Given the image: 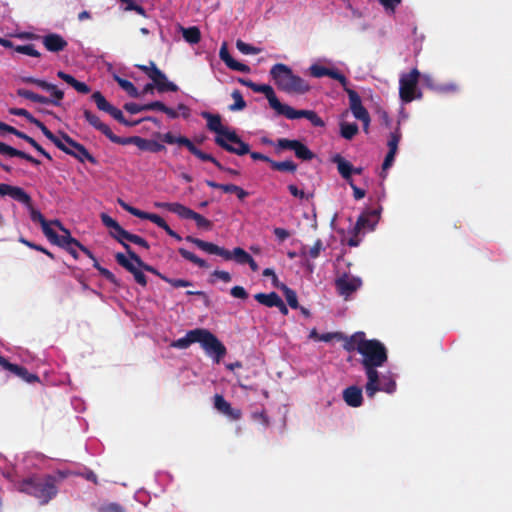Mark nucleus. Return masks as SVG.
Listing matches in <instances>:
<instances>
[{
    "label": "nucleus",
    "instance_id": "57",
    "mask_svg": "<svg viewBox=\"0 0 512 512\" xmlns=\"http://www.w3.org/2000/svg\"><path fill=\"white\" fill-rule=\"evenodd\" d=\"M24 205L27 206L28 208H30V217L33 222H38V223H40V225H42V223L47 221L40 211L33 208L31 198H30V204H28V205L24 204Z\"/></svg>",
    "mask_w": 512,
    "mask_h": 512
},
{
    "label": "nucleus",
    "instance_id": "5",
    "mask_svg": "<svg viewBox=\"0 0 512 512\" xmlns=\"http://www.w3.org/2000/svg\"><path fill=\"white\" fill-rule=\"evenodd\" d=\"M186 241L195 244L199 249L209 253L223 257L225 260L234 259L239 264H246L250 259L251 255L246 252L243 248L236 247L233 251H229L223 247H220L214 243L207 242L193 236H187Z\"/></svg>",
    "mask_w": 512,
    "mask_h": 512
},
{
    "label": "nucleus",
    "instance_id": "34",
    "mask_svg": "<svg viewBox=\"0 0 512 512\" xmlns=\"http://www.w3.org/2000/svg\"><path fill=\"white\" fill-rule=\"evenodd\" d=\"M128 256L129 258L135 262V264L142 270L150 272L156 276H158L161 279V276H165L164 274L160 273L156 268L153 266L145 263L139 255H137L133 250H128Z\"/></svg>",
    "mask_w": 512,
    "mask_h": 512
},
{
    "label": "nucleus",
    "instance_id": "18",
    "mask_svg": "<svg viewBox=\"0 0 512 512\" xmlns=\"http://www.w3.org/2000/svg\"><path fill=\"white\" fill-rule=\"evenodd\" d=\"M151 72L152 75H150V79L152 80L159 93L178 91V86L169 81L165 73L162 72L159 68L153 69Z\"/></svg>",
    "mask_w": 512,
    "mask_h": 512
},
{
    "label": "nucleus",
    "instance_id": "17",
    "mask_svg": "<svg viewBox=\"0 0 512 512\" xmlns=\"http://www.w3.org/2000/svg\"><path fill=\"white\" fill-rule=\"evenodd\" d=\"M91 99L94 101L100 111L108 113L118 122L124 121V115L122 111L110 104L100 91H95L92 93Z\"/></svg>",
    "mask_w": 512,
    "mask_h": 512
},
{
    "label": "nucleus",
    "instance_id": "47",
    "mask_svg": "<svg viewBox=\"0 0 512 512\" xmlns=\"http://www.w3.org/2000/svg\"><path fill=\"white\" fill-rule=\"evenodd\" d=\"M299 140L296 139H288V138H279L275 144L276 152H280L282 150H291L293 151L297 142Z\"/></svg>",
    "mask_w": 512,
    "mask_h": 512
},
{
    "label": "nucleus",
    "instance_id": "36",
    "mask_svg": "<svg viewBox=\"0 0 512 512\" xmlns=\"http://www.w3.org/2000/svg\"><path fill=\"white\" fill-rule=\"evenodd\" d=\"M270 167L274 171L294 173L297 170V164L292 160L270 161Z\"/></svg>",
    "mask_w": 512,
    "mask_h": 512
},
{
    "label": "nucleus",
    "instance_id": "30",
    "mask_svg": "<svg viewBox=\"0 0 512 512\" xmlns=\"http://www.w3.org/2000/svg\"><path fill=\"white\" fill-rule=\"evenodd\" d=\"M6 370L12 372L13 374L19 376L23 380H25L28 383H34L36 381H39V377L36 374L30 373L25 367L9 363Z\"/></svg>",
    "mask_w": 512,
    "mask_h": 512
},
{
    "label": "nucleus",
    "instance_id": "32",
    "mask_svg": "<svg viewBox=\"0 0 512 512\" xmlns=\"http://www.w3.org/2000/svg\"><path fill=\"white\" fill-rule=\"evenodd\" d=\"M254 299L267 307H275L278 303H281V298L276 292H271L269 294L265 293H257L254 295Z\"/></svg>",
    "mask_w": 512,
    "mask_h": 512
},
{
    "label": "nucleus",
    "instance_id": "58",
    "mask_svg": "<svg viewBox=\"0 0 512 512\" xmlns=\"http://www.w3.org/2000/svg\"><path fill=\"white\" fill-rule=\"evenodd\" d=\"M289 192L291 193V195H293L294 197L296 198H299V199H309L310 197L313 196V194H306L302 189H299L296 185L294 184H289L287 186Z\"/></svg>",
    "mask_w": 512,
    "mask_h": 512
},
{
    "label": "nucleus",
    "instance_id": "12",
    "mask_svg": "<svg viewBox=\"0 0 512 512\" xmlns=\"http://www.w3.org/2000/svg\"><path fill=\"white\" fill-rule=\"evenodd\" d=\"M117 144H119V145L133 144V145L137 146L142 151H149V152H153V153H158V152L166 149L163 144H161L155 140L142 138L140 136L120 137Z\"/></svg>",
    "mask_w": 512,
    "mask_h": 512
},
{
    "label": "nucleus",
    "instance_id": "13",
    "mask_svg": "<svg viewBox=\"0 0 512 512\" xmlns=\"http://www.w3.org/2000/svg\"><path fill=\"white\" fill-rule=\"evenodd\" d=\"M242 85L247 86L251 90L257 93H263L267 98L269 105L272 109L276 110L278 107H281V102L277 98L274 89L268 84H257L252 82L251 80H245L240 78L238 80Z\"/></svg>",
    "mask_w": 512,
    "mask_h": 512
},
{
    "label": "nucleus",
    "instance_id": "27",
    "mask_svg": "<svg viewBox=\"0 0 512 512\" xmlns=\"http://www.w3.org/2000/svg\"><path fill=\"white\" fill-rule=\"evenodd\" d=\"M200 332L201 328L189 330L184 337L172 341L170 346L177 349H187L191 344L199 342Z\"/></svg>",
    "mask_w": 512,
    "mask_h": 512
},
{
    "label": "nucleus",
    "instance_id": "8",
    "mask_svg": "<svg viewBox=\"0 0 512 512\" xmlns=\"http://www.w3.org/2000/svg\"><path fill=\"white\" fill-rule=\"evenodd\" d=\"M199 342L207 355L214 358L216 363L226 355L227 349L224 344L209 330L201 328Z\"/></svg>",
    "mask_w": 512,
    "mask_h": 512
},
{
    "label": "nucleus",
    "instance_id": "54",
    "mask_svg": "<svg viewBox=\"0 0 512 512\" xmlns=\"http://www.w3.org/2000/svg\"><path fill=\"white\" fill-rule=\"evenodd\" d=\"M329 68L319 65V64H313L309 67V73L311 76L315 78H321L328 76Z\"/></svg>",
    "mask_w": 512,
    "mask_h": 512
},
{
    "label": "nucleus",
    "instance_id": "41",
    "mask_svg": "<svg viewBox=\"0 0 512 512\" xmlns=\"http://www.w3.org/2000/svg\"><path fill=\"white\" fill-rule=\"evenodd\" d=\"M93 260V267L98 270V272L110 283H112L115 286H119V281L116 278V276L107 268L102 267L98 260L94 257Z\"/></svg>",
    "mask_w": 512,
    "mask_h": 512
},
{
    "label": "nucleus",
    "instance_id": "2",
    "mask_svg": "<svg viewBox=\"0 0 512 512\" xmlns=\"http://www.w3.org/2000/svg\"><path fill=\"white\" fill-rule=\"evenodd\" d=\"M270 76L279 90L289 94H305L311 88L306 80L295 75L292 69L283 63L273 65Z\"/></svg>",
    "mask_w": 512,
    "mask_h": 512
},
{
    "label": "nucleus",
    "instance_id": "63",
    "mask_svg": "<svg viewBox=\"0 0 512 512\" xmlns=\"http://www.w3.org/2000/svg\"><path fill=\"white\" fill-rule=\"evenodd\" d=\"M230 294L234 298H238V299H242V300H246L248 298V293L244 289V287H242V286H234V287H232L231 290H230Z\"/></svg>",
    "mask_w": 512,
    "mask_h": 512
},
{
    "label": "nucleus",
    "instance_id": "45",
    "mask_svg": "<svg viewBox=\"0 0 512 512\" xmlns=\"http://www.w3.org/2000/svg\"><path fill=\"white\" fill-rule=\"evenodd\" d=\"M234 103L229 106L230 111H239L243 110L246 107V102L239 90H234L231 94Z\"/></svg>",
    "mask_w": 512,
    "mask_h": 512
},
{
    "label": "nucleus",
    "instance_id": "3",
    "mask_svg": "<svg viewBox=\"0 0 512 512\" xmlns=\"http://www.w3.org/2000/svg\"><path fill=\"white\" fill-rule=\"evenodd\" d=\"M56 478L52 475L34 476L19 483V491L35 497L40 504H47L58 492Z\"/></svg>",
    "mask_w": 512,
    "mask_h": 512
},
{
    "label": "nucleus",
    "instance_id": "51",
    "mask_svg": "<svg viewBox=\"0 0 512 512\" xmlns=\"http://www.w3.org/2000/svg\"><path fill=\"white\" fill-rule=\"evenodd\" d=\"M192 220H194L196 222V225L199 229H204V230H211L212 227H213V224L210 220L206 219L204 216H202L201 214L197 213V212H194V215L192 216Z\"/></svg>",
    "mask_w": 512,
    "mask_h": 512
},
{
    "label": "nucleus",
    "instance_id": "50",
    "mask_svg": "<svg viewBox=\"0 0 512 512\" xmlns=\"http://www.w3.org/2000/svg\"><path fill=\"white\" fill-rule=\"evenodd\" d=\"M400 139H401V132H400L399 128H397L394 132H392L390 134V137H389V140L387 143L390 152L397 153L398 144L400 142Z\"/></svg>",
    "mask_w": 512,
    "mask_h": 512
},
{
    "label": "nucleus",
    "instance_id": "22",
    "mask_svg": "<svg viewBox=\"0 0 512 512\" xmlns=\"http://www.w3.org/2000/svg\"><path fill=\"white\" fill-rule=\"evenodd\" d=\"M42 43L48 51L53 53L63 51L68 45L67 41L57 33H49L43 36Z\"/></svg>",
    "mask_w": 512,
    "mask_h": 512
},
{
    "label": "nucleus",
    "instance_id": "11",
    "mask_svg": "<svg viewBox=\"0 0 512 512\" xmlns=\"http://www.w3.org/2000/svg\"><path fill=\"white\" fill-rule=\"evenodd\" d=\"M49 140L61 151L64 153L73 156L80 162L88 161L91 164L96 165L97 159L82 145L78 144L74 149H70L67 147V145L64 144V142L59 139L57 136L53 134L52 138H49Z\"/></svg>",
    "mask_w": 512,
    "mask_h": 512
},
{
    "label": "nucleus",
    "instance_id": "56",
    "mask_svg": "<svg viewBox=\"0 0 512 512\" xmlns=\"http://www.w3.org/2000/svg\"><path fill=\"white\" fill-rule=\"evenodd\" d=\"M327 77L337 80L343 86L344 89L347 88L348 80L346 76L342 74L339 70L329 68Z\"/></svg>",
    "mask_w": 512,
    "mask_h": 512
},
{
    "label": "nucleus",
    "instance_id": "14",
    "mask_svg": "<svg viewBox=\"0 0 512 512\" xmlns=\"http://www.w3.org/2000/svg\"><path fill=\"white\" fill-rule=\"evenodd\" d=\"M362 285V281L358 277L348 276L344 274L335 281L336 289L339 295L348 299L354 292H356Z\"/></svg>",
    "mask_w": 512,
    "mask_h": 512
},
{
    "label": "nucleus",
    "instance_id": "37",
    "mask_svg": "<svg viewBox=\"0 0 512 512\" xmlns=\"http://www.w3.org/2000/svg\"><path fill=\"white\" fill-rule=\"evenodd\" d=\"M184 40L190 44H197L201 40L200 29L196 26L181 28Z\"/></svg>",
    "mask_w": 512,
    "mask_h": 512
},
{
    "label": "nucleus",
    "instance_id": "33",
    "mask_svg": "<svg viewBox=\"0 0 512 512\" xmlns=\"http://www.w3.org/2000/svg\"><path fill=\"white\" fill-rule=\"evenodd\" d=\"M380 215V209H373L364 211L358 218H364V228L368 230H374L378 223Z\"/></svg>",
    "mask_w": 512,
    "mask_h": 512
},
{
    "label": "nucleus",
    "instance_id": "42",
    "mask_svg": "<svg viewBox=\"0 0 512 512\" xmlns=\"http://www.w3.org/2000/svg\"><path fill=\"white\" fill-rule=\"evenodd\" d=\"M117 83L118 85L130 96V97H133V98H138L140 97V92L138 91V89L135 87V85L129 81V80H126V79H123V78H119L117 77Z\"/></svg>",
    "mask_w": 512,
    "mask_h": 512
},
{
    "label": "nucleus",
    "instance_id": "25",
    "mask_svg": "<svg viewBox=\"0 0 512 512\" xmlns=\"http://www.w3.org/2000/svg\"><path fill=\"white\" fill-rule=\"evenodd\" d=\"M343 400L350 407H360L363 403L362 389L355 385L347 387L343 390Z\"/></svg>",
    "mask_w": 512,
    "mask_h": 512
},
{
    "label": "nucleus",
    "instance_id": "38",
    "mask_svg": "<svg viewBox=\"0 0 512 512\" xmlns=\"http://www.w3.org/2000/svg\"><path fill=\"white\" fill-rule=\"evenodd\" d=\"M293 152L295 153V156L302 161H310L315 157V154L308 148V146L300 140L297 142Z\"/></svg>",
    "mask_w": 512,
    "mask_h": 512
},
{
    "label": "nucleus",
    "instance_id": "19",
    "mask_svg": "<svg viewBox=\"0 0 512 512\" xmlns=\"http://www.w3.org/2000/svg\"><path fill=\"white\" fill-rule=\"evenodd\" d=\"M0 195L10 196L22 204H30V195L21 187L0 183Z\"/></svg>",
    "mask_w": 512,
    "mask_h": 512
},
{
    "label": "nucleus",
    "instance_id": "21",
    "mask_svg": "<svg viewBox=\"0 0 512 512\" xmlns=\"http://www.w3.org/2000/svg\"><path fill=\"white\" fill-rule=\"evenodd\" d=\"M214 407L231 420H239L241 418V410L232 408L231 404L222 395L216 394L214 396Z\"/></svg>",
    "mask_w": 512,
    "mask_h": 512
},
{
    "label": "nucleus",
    "instance_id": "10",
    "mask_svg": "<svg viewBox=\"0 0 512 512\" xmlns=\"http://www.w3.org/2000/svg\"><path fill=\"white\" fill-rule=\"evenodd\" d=\"M349 98L350 109L353 116L363 123V129L367 133L370 124V115L367 109L362 105L359 94L350 88H345Z\"/></svg>",
    "mask_w": 512,
    "mask_h": 512
},
{
    "label": "nucleus",
    "instance_id": "61",
    "mask_svg": "<svg viewBox=\"0 0 512 512\" xmlns=\"http://www.w3.org/2000/svg\"><path fill=\"white\" fill-rule=\"evenodd\" d=\"M305 118L309 120L315 127L324 126V121L318 116V114L315 111L308 110L307 116H305Z\"/></svg>",
    "mask_w": 512,
    "mask_h": 512
},
{
    "label": "nucleus",
    "instance_id": "24",
    "mask_svg": "<svg viewBox=\"0 0 512 512\" xmlns=\"http://www.w3.org/2000/svg\"><path fill=\"white\" fill-rule=\"evenodd\" d=\"M9 113L11 115L15 116H22L27 119L31 124H34L36 127H38L42 133L45 135V137L52 138L53 133L42 123L40 120L35 118L30 112H28L26 109L23 108H10Z\"/></svg>",
    "mask_w": 512,
    "mask_h": 512
},
{
    "label": "nucleus",
    "instance_id": "31",
    "mask_svg": "<svg viewBox=\"0 0 512 512\" xmlns=\"http://www.w3.org/2000/svg\"><path fill=\"white\" fill-rule=\"evenodd\" d=\"M275 111L278 115H283L291 120L305 118L308 112V110H296L293 107L283 103H281V107H278Z\"/></svg>",
    "mask_w": 512,
    "mask_h": 512
},
{
    "label": "nucleus",
    "instance_id": "4",
    "mask_svg": "<svg viewBox=\"0 0 512 512\" xmlns=\"http://www.w3.org/2000/svg\"><path fill=\"white\" fill-rule=\"evenodd\" d=\"M160 137H161V140L167 144H170V145L177 144V145L186 147L188 149V151L191 154H193L194 156H196L198 159H200L201 161H207V162L213 163L220 171H224L232 176L240 175V172L238 170H235V169H232L229 167H225L214 156L198 149L195 146V144L189 138H187L185 136H182V135L175 136L171 132H167L163 135H160Z\"/></svg>",
    "mask_w": 512,
    "mask_h": 512
},
{
    "label": "nucleus",
    "instance_id": "26",
    "mask_svg": "<svg viewBox=\"0 0 512 512\" xmlns=\"http://www.w3.org/2000/svg\"><path fill=\"white\" fill-rule=\"evenodd\" d=\"M366 335L362 331L355 332L351 336H345L343 334V337L339 340H343V349L347 352L357 351L359 353V347L362 345V343L365 341Z\"/></svg>",
    "mask_w": 512,
    "mask_h": 512
},
{
    "label": "nucleus",
    "instance_id": "9",
    "mask_svg": "<svg viewBox=\"0 0 512 512\" xmlns=\"http://www.w3.org/2000/svg\"><path fill=\"white\" fill-rule=\"evenodd\" d=\"M215 143L227 152L242 156L250 152L248 143L242 141L235 131L226 133V137H215Z\"/></svg>",
    "mask_w": 512,
    "mask_h": 512
},
{
    "label": "nucleus",
    "instance_id": "28",
    "mask_svg": "<svg viewBox=\"0 0 512 512\" xmlns=\"http://www.w3.org/2000/svg\"><path fill=\"white\" fill-rule=\"evenodd\" d=\"M332 162L337 165V169L339 174L344 178L348 183L349 181H353L352 179V164L347 161L340 154H336L332 158Z\"/></svg>",
    "mask_w": 512,
    "mask_h": 512
},
{
    "label": "nucleus",
    "instance_id": "64",
    "mask_svg": "<svg viewBox=\"0 0 512 512\" xmlns=\"http://www.w3.org/2000/svg\"><path fill=\"white\" fill-rule=\"evenodd\" d=\"M18 151V149L13 148L6 143L0 142V154L16 157L18 155Z\"/></svg>",
    "mask_w": 512,
    "mask_h": 512
},
{
    "label": "nucleus",
    "instance_id": "15",
    "mask_svg": "<svg viewBox=\"0 0 512 512\" xmlns=\"http://www.w3.org/2000/svg\"><path fill=\"white\" fill-rule=\"evenodd\" d=\"M115 260L116 262L126 269L128 272H130L133 276L135 281L145 287L147 285V278L145 274L141 271V269L133 262L129 256L127 257L125 254L118 252L115 254Z\"/></svg>",
    "mask_w": 512,
    "mask_h": 512
},
{
    "label": "nucleus",
    "instance_id": "52",
    "mask_svg": "<svg viewBox=\"0 0 512 512\" xmlns=\"http://www.w3.org/2000/svg\"><path fill=\"white\" fill-rule=\"evenodd\" d=\"M15 51L21 54H25L31 57H40L41 53L37 51L33 44L27 45H18L15 48Z\"/></svg>",
    "mask_w": 512,
    "mask_h": 512
},
{
    "label": "nucleus",
    "instance_id": "29",
    "mask_svg": "<svg viewBox=\"0 0 512 512\" xmlns=\"http://www.w3.org/2000/svg\"><path fill=\"white\" fill-rule=\"evenodd\" d=\"M52 224L56 225L61 231L64 232V235H58L57 242H52V244L58 245L64 249L69 245L76 246V244H78V240L71 236L70 231L66 229L59 220H53Z\"/></svg>",
    "mask_w": 512,
    "mask_h": 512
},
{
    "label": "nucleus",
    "instance_id": "6",
    "mask_svg": "<svg viewBox=\"0 0 512 512\" xmlns=\"http://www.w3.org/2000/svg\"><path fill=\"white\" fill-rule=\"evenodd\" d=\"M36 86L39 88L50 92L51 96L46 97L40 94L34 93L30 90L19 88L16 93L18 96L28 99L32 102L41 103V104H51L54 106H60L61 101L64 98V92L57 88L56 85L51 84L45 80L39 79Z\"/></svg>",
    "mask_w": 512,
    "mask_h": 512
},
{
    "label": "nucleus",
    "instance_id": "23",
    "mask_svg": "<svg viewBox=\"0 0 512 512\" xmlns=\"http://www.w3.org/2000/svg\"><path fill=\"white\" fill-rule=\"evenodd\" d=\"M201 116L207 120V128L215 132L216 137H226V133H230L226 127L222 125L221 117L218 114H211L209 112H202Z\"/></svg>",
    "mask_w": 512,
    "mask_h": 512
},
{
    "label": "nucleus",
    "instance_id": "62",
    "mask_svg": "<svg viewBox=\"0 0 512 512\" xmlns=\"http://www.w3.org/2000/svg\"><path fill=\"white\" fill-rule=\"evenodd\" d=\"M263 276L265 277H271L272 285L275 288L280 289L281 285H285L284 283L280 282L277 275L275 274L274 270L272 268H266L263 271Z\"/></svg>",
    "mask_w": 512,
    "mask_h": 512
},
{
    "label": "nucleus",
    "instance_id": "43",
    "mask_svg": "<svg viewBox=\"0 0 512 512\" xmlns=\"http://www.w3.org/2000/svg\"><path fill=\"white\" fill-rule=\"evenodd\" d=\"M280 290L284 293L286 301L292 309L299 308L297 294L294 290L289 288L287 285H281Z\"/></svg>",
    "mask_w": 512,
    "mask_h": 512
},
{
    "label": "nucleus",
    "instance_id": "39",
    "mask_svg": "<svg viewBox=\"0 0 512 512\" xmlns=\"http://www.w3.org/2000/svg\"><path fill=\"white\" fill-rule=\"evenodd\" d=\"M358 133V125L356 123L342 122L340 124V135L347 140H351Z\"/></svg>",
    "mask_w": 512,
    "mask_h": 512
},
{
    "label": "nucleus",
    "instance_id": "35",
    "mask_svg": "<svg viewBox=\"0 0 512 512\" xmlns=\"http://www.w3.org/2000/svg\"><path fill=\"white\" fill-rule=\"evenodd\" d=\"M167 210L177 214L182 219H192V216L195 212L192 209L177 202H173L172 205H167Z\"/></svg>",
    "mask_w": 512,
    "mask_h": 512
},
{
    "label": "nucleus",
    "instance_id": "20",
    "mask_svg": "<svg viewBox=\"0 0 512 512\" xmlns=\"http://www.w3.org/2000/svg\"><path fill=\"white\" fill-rule=\"evenodd\" d=\"M219 57L220 59L227 65L228 68L234 71L242 72V73H249L250 67L244 63L238 62L230 55L227 47V43L224 42L221 45L220 51H219Z\"/></svg>",
    "mask_w": 512,
    "mask_h": 512
},
{
    "label": "nucleus",
    "instance_id": "59",
    "mask_svg": "<svg viewBox=\"0 0 512 512\" xmlns=\"http://www.w3.org/2000/svg\"><path fill=\"white\" fill-rule=\"evenodd\" d=\"M136 234L130 233L129 231L125 230V232H122L121 234V241L119 242L123 248L125 249L126 253L128 254V250H132L131 246L127 244V241L132 242L134 241Z\"/></svg>",
    "mask_w": 512,
    "mask_h": 512
},
{
    "label": "nucleus",
    "instance_id": "16",
    "mask_svg": "<svg viewBox=\"0 0 512 512\" xmlns=\"http://www.w3.org/2000/svg\"><path fill=\"white\" fill-rule=\"evenodd\" d=\"M83 116L92 127H94L96 130L104 134L111 142L115 144L118 143L120 137L115 135L110 129V127L103 123L96 114H94L88 109H84Z\"/></svg>",
    "mask_w": 512,
    "mask_h": 512
},
{
    "label": "nucleus",
    "instance_id": "40",
    "mask_svg": "<svg viewBox=\"0 0 512 512\" xmlns=\"http://www.w3.org/2000/svg\"><path fill=\"white\" fill-rule=\"evenodd\" d=\"M178 252L184 259L194 263L195 265L199 266L200 268L208 267L207 262L204 259L199 258L198 256H196L194 253L188 251L187 249L179 248Z\"/></svg>",
    "mask_w": 512,
    "mask_h": 512
},
{
    "label": "nucleus",
    "instance_id": "7",
    "mask_svg": "<svg viewBox=\"0 0 512 512\" xmlns=\"http://www.w3.org/2000/svg\"><path fill=\"white\" fill-rule=\"evenodd\" d=\"M419 78L420 72L417 68H413L409 73L401 74L399 79V96L402 102L410 103L422 97V93L418 89Z\"/></svg>",
    "mask_w": 512,
    "mask_h": 512
},
{
    "label": "nucleus",
    "instance_id": "55",
    "mask_svg": "<svg viewBox=\"0 0 512 512\" xmlns=\"http://www.w3.org/2000/svg\"><path fill=\"white\" fill-rule=\"evenodd\" d=\"M51 224H52V221L51 222L46 221V222L42 223L41 228H42L44 235L52 243V242H57L58 234L51 228Z\"/></svg>",
    "mask_w": 512,
    "mask_h": 512
},
{
    "label": "nucleus",
    "instance_id": "49",
    "mask_svg": "<svg viewBox=\"0 0 512 512\" xmlns=\"http://www.w3.org/2000/svg\"><path fill=\"white\" fill-rule=\"evenodd\" d=\"M324 249L323 247V242L321 239H317L314 243V245L309 248L308 252H306V248H303L302 250V254L303 255H306L308 254V256L311 258V259H316L319 257L320 255V252Z\"/></svg>",
    "mask_w": 512,
    "mask_h": 512
},
{
    "label": "nucleus",
    "instance_id": "60",
    "mask_svg": "<svg viewBox=\"0 0 512 512\" xmlns=\"http://www.w3.org/2000/svg\"><path fill=\"white\" fill-rule=\"evenodd\" d=\"M99 512H124L123 507L118 503H106L99 507Z\"/></svg>",
    "mask_w": 512,
    "mask_h": 512
},
{
    "label": "nucleus",
    "instance_id": "48",
    "mask_svg": "<svg viewBox=\"0 0 512 512\" xmlns=\"http://www.w3.org/2000/svg\"><path fill=\"white\" fill-rule=\"evenodd\" d=\"M207 186L214 189H221L225 193H235L237 190V185L235 184H220L212 180H205Z\"/></svg>",
    "mask_w": 512,
    "mask_h": 512
},
{
    "label": "nucleus",
    "instance_id": "46",
    "mask_svg": "<svg viewBox=\"0 0 512 512\" xmlns=\"http://www.w3.org/2000/svg\"><path fill=\"white\" fill-rule=\"evenodd\" d=\"M236 48L243 54L249 55V54H259L261 52V48L252 46L248 43H245L244 41L238 39L236 41Z\"/></svg>",
    "mask_w": 512,
    "mask_h": 512
},
{
    "label": "nucleus",
    "instance_id": "53",
    "mask_svg": "<svg viewBox=\"0 0 512 512\" xmlns=\"http://www.w3.org/2000/svg\"><path fill=\"white\" fill-rule=\"evenodd\" d=\"M161 280L169 283L174 288L189 287L192 286V282L186 279L169 278L167 276H161Z\"/></svg>",
    "mask_w": 512,
    "mask_h": 512
},
{
    "label": "nucleus",
    "instance_id": "1",
    "mask_svg": "<svg viewBox=\"0 0 512 512\" xmlns=\"http://www.w3.org/2000/svg\"><path fill=\"white\" fill-rule=\"evenodd\" d=\"M359 354L362 356L361 364L367 376L365 392L369 398H373L379 391L393 393L396 390V382L391 376L382 375L377 371L388 360V353L385 345L377 339H365L359 347Z\"/></svg>",
    "mask_w": 512,
    "mask_h": 512
},
{
    "label": "nucleus",
    "instance_id": "44",
    "mask_svg": "<svg viewBox=\"0 0 512 512\" xmlns=\"http://www.w3.org/2000/svg\"><path fill=\"white\" fill-rule=\"evenodd\" d=\"M121 3L124 5V11H135L144 18L148 17L146 10L142 6L138 5L134 0H122Z\"/></svg>",
    "mask_w": 512,
    "mask_h": 512
}]
</instances>
